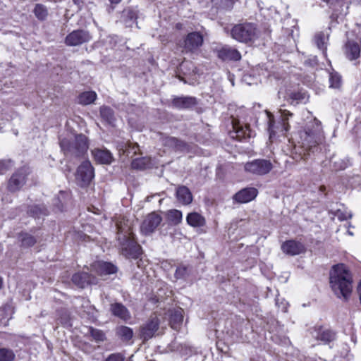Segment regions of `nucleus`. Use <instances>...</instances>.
I'll use <instances>...</instances> for the list:
<instances>
[{
  "instance_id": "nucleus-1",
  "label": "nucleus",
  "mask_w": 361,
  "mask_h": 361,
  "mask_svg": "<svg viewBox=\"0 0 361 361\" xmlns=\"http://www.w3.org/2000/svg\"><path fill=\"white\" fill-rule=\"evenodd\" d=\"M295 140L290 150V156L295 161L305 160L314 152L324 139L322 124L316 118H312L292 138Z\"/></svg>"
},
{
  "instance_id": "nucleus-2",
  "label": "nucleus",
  "mask_w": 361,
  "mask_h": 361,
  "mask_svg": "<svg viewBox=\"0 0 361 361\" xmlns=\"http://www.w3.org/2000/svg\"><path fill=\"white\" fill-rule=\"evenodd\" d=\"M117 228V240L121 253L127 257L137 258L140 255V246L133 238V222L124 216L119 217L116 223Z\"/></svg>"
},
{
  "instance_id": "nucleus-3",
  "label": "nucleus",
  "mask_w": 361,
  "mask_h": 361,
  "mask_svg": "<svg viewBox=\"0 0 361 361\" xmlns=\"http://www.w3.org/2000/svg\"><path fill=\"white\" fill-rule=\"evenodd\" d=\"M329 283L332 291L338 298L348 300L353 290V279L344 264L333 267L330 272Z\"/></svg>"
},
{
  "instance_id": "nucleus-4",
  "label": "nucleus",
  "mask_w": 361,
  "mask_h": 361,
  "mask_svg": "<svg viewBox=\"0 0 361 361\" xmlns=\"http://www.w3.org/2000/svg\"><path fill=\"white\" fill-rule=\"evenodd\" d=\"M60 146L66 156L80 157L89 148L88 138L83 134H78L72 140L67 138L61 140Z\"/></svg>"
},
{
  "instance_id": "nucleus-5",
  "label": "nucleus",
  "mask_w": 361,
  "mask_h": 361,
  "mask_svg": "<svg viewBox=\"0 0 361 361\" xmlns=\"http://www.w3.org/2000/svg\"><path fill=\"white\" fill-rule=\"evenodd\" d=\"M259 33L256 25L251 23L235 25L231 30V37L242 43L254 42L258 38Z\"/></svg>"
},
{
  "instance_id": "nucleus-6",
  "label": "nucleus",
  "mask_w": 361,
  "mask_h": 361,
  "mask_svg": "<svg viewBox=\"0 0 361 361\" xmlns=\"http://www.w3.org/2000/svg\"><path fill=\"white\" fill-rule=\"evenodd\" d=\"M280 121L276 123L274 116L267 112L269 119V137L271 138L277 132L285 133L290 130L289 120L293 114L286 109H279Z\"/></svg>"
},
{
  "instance_id": "nucleus-7",
  "label": "nucleus",
  "mask_w": 361,
  "mask_h": 361,
  "mask_svg": "<svg viewBox=\"0 0 361 361\" xmlns=\"http://www.w3.org/2000/svg\"><path fill=\"white\" fill-rule=\"evenodd\" d=\"M273 165L269 160L264 159H255L247 162L244 166V169L250 173L263 176L271 171Z\"/></svg>"
},
{
  "instance_id": "nucleus-8",
  "label": "nucleus",
  "mask_w": 361,
  "mask_h": 361,
  "mask_svg": "<svg viewBox=\"0 0 361 361\" xmlns=\"http://www.w3.org/2000/svg\"><path fill=\"white\" fill-rule=\"evenodd\" d=\"M203 36L199 32L188 33L180 44L183 53H195L203 44Z\"/></svg>"
},
{
  "instance_id": "nucleus-9",
  "label": "nucleus",
  "mask_w": 361,
  "mask_h": 361,
  "mask_svg": "<svg viewBox=\"0 0 361 361\" xmlns=\"http://www.w3.org/2000/svg\"><path fill=\"white\" fill-rule=\"evenodd\" d=\"M94 177V170L88 160L83 161L78 168L75 178L81 187L88 185Z\"/></svg>"
},
{
  "instance_id": "nucleus-10",
  "label": "nucleus",
  "mask_w": 361,
  "mask_h": 361,
  "mask_svg": "<svg viewBox=\"0 0 361 361\" xmlns=\"http://www.w3.org/2000/svg\"><path fill=\"white\" fill-rule=\"evenodd\" d=\"M29 169L26 166H23L18 169L11 177L8 188L11 192L18 190L25 183L26 177L29 173Z\"/></svg>"
},
{
  "instance_id": "nucleus-11",
  "label": "nucleus",
  "mask_w": 361,
  "mask_h": 361,
  "mask_svg": "<svg viewBox=\"0 0 361 361\" xmlns=\"http://www.w3.org/2000/svg\"><path fill=\"white\" fill-rule=\"evenodd\" d=\"M161 221L162 218L159 214L150 213L145 218L140 226L141 232L144 235H150L160 225Z\"/></svg>"
},
{
  "instance_id": "nucleus-12",
  "label": "nucleus",
  "mask_w": 361,
  "mask_h": 361,
  "mask_svg": "<svg viewBox=\"0 0 361 361\" xmlns=\"http://www.w3.org/2000/svg\"><path fill=\"white\" fill-rule=\"evenodd\" d=\"M91 39L90 33L83 30H77L68 34L65 39V43L68 46H78L87 42Z\"/></svg>"
},
{
  "instance_id": "nucleus-13",
  "label": "nucleus",
  "mask_w": 361,
  "mask_h": 361,
  "mask_svg": "<svg viewBox=\"0 0 361 361\" xmlns=\"http://www.w3.org/2000/svg\"><path fill=\"white\" fill-rule=\"evenodd\" d=\"M282 251L286 255L294 256L305 252V245L294 240H286L281 245Z\"/></svg>"
},
{
  "instance_id": "nucleus-14",
  "label": "nucleus",
  "mask_w": 361,
  "mask_h": 361,
  "mask_svg": "<svg viewBox=\"0 0 361 361\" xmlns=\"http://www.w3.org/2000/svg\"><path fill=\"white\" fill-rule=\"evenodd\" d=\"M91 153L97 163L110 164L114 161V157L111 152L104 147L94 148L91 150Z\"/></svg>"
},
{
  "instance_id": "nucleus-15",
  "label": "nucleus",
  "mask_w": 361,
  "mask_h": 361,
  "mask_svg": "<svg viewBox=\"0 0 361 361\" xmlns=\"http://www.w3.org/2000/svg\"><path fill=\"white\" fill-rule=\"evenodd\" d=\"M217 56L223 61H239L241 59L240 53L229 46L225 45L216 49Z\"/></svg>"
},
{
  "instance_id": "nucleus-16",
  "label": "nucleus",
  "mask_w": 361,
  "mask_h": 361,
  "mask_svg": "<svg viewBox=\"0 0 361 361\" xmlns=\"http://www.w3.org/2000/svg\"><path fill=\"white\" fill-rule=\"evenodd\" d=\"M73 283L79 288H84L90 284H97L98 280L95 276L86 272L76 273L72 276Z\"/></svg>"
},
{
  "instance_id": "nucleus-17",
  "label": "nucleus",
  "mask_w": 361,
  "mask_h": 361,
  "mask_svg": "<svg viewBox=\"0 0 361 361\" xmlns=\"http://www.w3.org/2000/svg\"><path fill=\"white\" fill-rule=\"evenodd\" d=\"M159 320L157 317H152L147 323L141 328V336L145 341L151 338L157 331Z\"/></svg>"
},
{
  "instance_id": "nucleus-18",
  "label": "nucleus",
  "mask_w": 361,
  "mask_h": 361,
  "mask_svg": "<svg viewBox=\"0 0 361 361\" xmlns=\"http://www.w3.org/2000/svg\"><path fill=\"white\" fill-rule=\"evenodd\" d=\"M92 271L101 277L114 274L117 270L116 267L113 264L100 261L94 262L92 265Z\"/></svg>"
},
{
  "instance_id": "nucleus-19",
  "label": "nucleus",
  "mask_w": 361,
  "mask_h": 361,
  "mask_svg": "<svg viewBox=\"0 0 361 361\" xmlns=\"http://www.w3.org/2000/svg\"><path fill=\"white\" fill-rule=\"evenodd\" d=\"M257 195V190L254 188H244L234 195V200L239 203H247L254 200Z\"/></svg>"
},
{
  "instance_id": "nucleus-20",
  "label": "nucleus",
  "mask_w": 361,
  "mask_h": 361,
  "mask_svg": "<svg viewBox=\"0 0 361 361\" xmlns=\"http://www.w3.org/2000/svg\"><path fill=\"white\" fill-rule=\"evenodd\" d=\"M360 39L348 40L345 44V55L350 60L357 59L360 55Z\"/></svg>"
},
{
  "instance_id": "nucleus-21",
  "label": "nucleus",
  "mask_w": 361,
  "mask_h": 361,
  "mask_svg": "<svg viewBox=\"0 0 361 361\" xmlns=\"http://www.w3.org/2000/svg\"><path fill=\"white\" fill-rule=\"evenodd\" d=\"M176 197L178 202L183 205H188L192 201V195L190 190L184 185L178 186L176 188Z\"/></svg>"
},
{
  "instance_id": "nucleus-22",
  "label": "nucleus",
  "mask_w": 361,
  "mask_h": 361,
  "mask_svg": "<svg viewBox=\"0 0 361 361\" xmlns=\"http://www.w3.org/2000/svg\"><path fill=\"white\" fill-rule=\"evenodd\" d=\"M183 321V310L181 308H177L172 310L170 313L169 324L171 327L179 331Z\"/></svg>"
},
{
  "instance_id": "nucleus-23",
  "label": "nucleus",
  "mask_w": 361,
  "mask_h": 361,
  "mask_svg": "<svg viewBox=\"0 0 361 361\" xmlns=\"http://www.w3.org/2000/svg\"><path fill=\"white\" fill-rule=\"evenodd\" d=\"M110 310L114 316L119 317L124 321H128L130 319V312L121 303L116 302L111 304Z\"/></svg>"
},
{
  "instance_id": "nucleus-24",
  "label": "nucleus",
  "mask_w": 361,
  "mask_h": 361,
  "mask_svg": "<svg viewBox=\"0 0 361 361\" xmlns=\"http://www.w3.org/2000/svg\"><path fill=\"white\" fill-rule=\"evenodd\" d=\"M312 336L317 340H320L325 343L331 342L335 338V334L330 330L318 328L314 330Z\"/></svg>"
},
{
  "instance_id": "nucleus-25",
  "label": "nucleus",
  "mask_w": 361,
  "mask_h": 361,
  "mask_svg": "<svg viewBox=\"0 0 361 361\" xmlns=\"http://www.w3.org/2000/svg\"><path fill=\"white\" fill-rule=\"evenodd\" d=\"M173 105L178 109H187L196 104V99L192 97H180L173 99Z\"/></svg>"
},
{
  "instance_id": "nucleus-26",
  "label": "nucleus",
  "mask_w": 361,
  "mask_h": 361,
  "mask_svg": "<svg viewBox=\"0 0 361 361\" xmlns=\"http://www.w3.org/2000/svg\"><path fill=\"white\" fill-rule=\"evenodd\" d=\"M187 223L192 227H202L205 224L204 218L197 212H192L186 217Z\"/></svg>"
},
{
  "instance_id": "nucleus-27",
  "label": "nucleus",
  "mask_w": 361,
  "mask_h": 361,
  "mask_svg": "<svg viewBox=\"0 0 361 361\" xmlns=\"http://www.w3.org/2000/svg\"><path fill=\"white\" fill-rule=\"evenodd\" d=\"M97 94L93 91L84 92L78 97V102L82 105H88L94 102Z\"/></svg>"
},
{
  "instance_id": "nucleus-28",
  "label": "nucleus",
  "mask_w": 361,
  "mask_h": 361,
  "mask_svg": "<svg viewBox=\"0 0 361 361\" xmlns=\"http://www.w3.org/2000/svg\"><path fill=\"white\" fill-rule=\"evenodd\" d=\"M168 220L173 225H178L182 221V212L178 209H171L167 212Z\"/></svg>"
},
{
  "instance_id": "nucleus-29",
  "label": "nucleus",
  "mask_w": 361,
  "mask_h": 361,
  "mask_svg": "<svg viewBox=\"0 0 361 361\" xmlns=\"http://www.w3.org/2000/svg\"><path fill=\"white\" fill-rule=\"evenodd\" d=\"M163 142L164 145L176 149H182L185 147V143L173 137H167L164 138Z\"/></svg>"
},
{
  "instance_id": "nucleus-30",
  "label": "nucleus",
  "mask_w": 361,
  "mask_h": 361,
  "mask_svg": "<svg viewBox=\"0 0 361 361\" xmlns=\"http://www.w3.org/2000/svg\"><path fill=\"white\" fill-rule=\"evenodd\" d=\"M328 37L324 33H317L314 36V42L317 44V47L322 50L324 55L326 54V44L327 42Z\"/></svg>"
},
{
  "instance_id": "nucleus-31",
  "label": "nucleus",
  "mask_w": 361,
  "mask_h": 361,
  "mask_svg": "<svg viewBox=\"0 0 361 361\" xmlns=\"http://www.w3.org/2000/svg\"><path fill=\"white\" fill-rule=\"evenodd\" d=\"M35 16L39 20H44L48 16V11L46 6L42 4H36L33 11Z\"/></svg>"
},
{
  "instance_id": "nucleus-32",
  "label": "nucleus",
  "mask_w": 361,
  "mask_h": 361,
  "mask_svg": "<svg viewBox=\"0 0 361 361\" xmlns=\"http://www.w3.org/2000/svg\"><path fill=\"white\" fill-rule=\"evenodd\" d=\"M117 334L123 340V341H129L132 338L133 332V330L125 326H119L117 329Z\"/></svg>"
},
{
  "instance_id": "nucleus-33",
  "label": "nucleus",
  "mask_w": 361,
  "mask_h": 361,
  "mask_svg": "<svg viewBox=\"0 0 361 361\" xmlns=\"http://www.w3.org/2000/svg\"><path fill=\"white\" fill-rule=\"evenodd\" d=\"M19 238L22 247H29L35 245L36 243V239L28 233H22L20 235Z\"/></svg>"
},
{
  "instance_id": "nucleus-34",
  "label": "nucleus",
  "mask_w": 361,
  "mask_h": 361,
  "mask_svg": "<svg viewBox=\"0 0 361 361\" xmlns=\"http://www.w3.org/2000/svg\"><path fill=\"white\" fill-rule=\"evenodd\" d=\"M100 114L101 116L109 123H113L114 120V111L111 108L107 106H102L100 108Z\"/></svg>"
},
{
  "instance_id": "nucleus-35",
  "label": "nucleus",
  "mask_w": 361,
  "mask_h": 361,
  "mask_svg": "<svg viewBox=\"0 0 361 361\" xmlns=\"http://www.w3.org/2000/svg\"><path fill=\"white\" fill-rule=\"evenodd\" d=\"M15 358L13 351L8 348H0V361H13Z\"/></svg>"
},
{
  "instance_id": "nucleus-36",
  "label": "nucleus",
  "mask_w": 361,
  "mask_h": 361,
  "mask_svg": "<svg viewBox=\"0 0 361 361\" xmlns=\"http://www.w3.org/2000/svg\"><path fill=\"white\" fill-rule=\"evenodd\" d=\"M90 333L96 342H102L106 339L105 334L102 330L90 328Z\"/></svg>"
},
{
  "instance_id": "nucleus-37",
  "label": "nucleus",
  "mask_w": 361,
  "mask_h": 361,
  "mask_svg": "<svg viewBox=\"0 0 361 361\" xmlns=\"http://www.w3.org/2000/svg\"><path fill=\"white\" fill-rule=\"evenodd\" d=\"M330 87L338 88L341 86V76L336 73H331L329 75Z\"/></svg>"
},
{
  "instance_id": "nucleus-38",
  "label": "nucleus",
  "mask_w": 361,
  "mask_h": 361,
  "mask_svg": "<svg viewBox=\"0 0 361 361\" xmlns=\"http://www.w3.org/2000/svg\"><path fill=\"white\" fill-rule=\"evenodd\" d=\"M123 16L124 17H127L129 18V20H130L129 23L128 21H126V24L127 26H132V23L130 22H134V20L137 18L136 12L131 8L124 10L123 13Z\"/></svg>"
},
{
  "instance_id": "nucleus-39",
  "label": "nucleus",
  "mask_w": 361,
  "mask_h": 361,
  "mask_svg": "<svg viewBox=\"0 0 361 361\" xmlns=\"http://www.w3.org/2000/svg\"><path fill=\"white\" fill-rule=\"evenodd\" d=\"M148 159L146 158L135 159L132 162V166L135 169H144L147 167Z\"/></svg>"
},
{
  "instance_id": "nucleus-40",
  "label": "nucleus",
  "mask_w": 361,
  "mask_h": 361,
  "mask_svg": "<svg viewBox=\"0 0 361 361\" xmlns=\"http://www.w3.org/2000/svg\"><path fill=\"white\" fill-rule=\"evenodd\" d=\"M188 274V267L184 265H180L176 268L175 277L177 279L185 278Z\"/></svg>"
},
{
  "instance_id": "nucleus-41",
  "label": "nucleus",
  "mask_w": 361,
  "mask_h": 361,
  "mask_svg": "<svg viewBox=\"0 0 361 361\" xmlns=\"http://www.w3.org/2000/svg\"><path fill=\"white\" fill-rule=\"evenodd\" d=\"M12 166V161L11 160H1L0 161V174L5 173Z\"/></svg>"
},
{
  "instance_id": "nucleus-42",
  "label": "nucleus",
  "mask_w": 361,
  "mask_h": 361,
  "mask_svg": "<svg viewBox=\"0 0 361 361\" xmlns=\"http://www.w3.org/2000/svg\"><path fill=\"white\" fill-rule=\"evenodd\" d=\"M30 212L33 216H36L37 218H39L41 215H47L45 209H42L39 206H35L31 208Z\"/></svg>"
},
{
  "instance_id": "nucleus-43",
  "label": "nucleus",
  "mask_w": 361,
  "mask_h": 361,
  "mask_svg": "<svg viewBox=\"0 0 361 361\" xmlns=\"http://www.w3.org/2000/svg\"><path fill=\"white\" fill-rule=\"evenodd\" d=\"M336 216L338 219L341 221L347 220L348 219H350L352 217V214L350 212H342L340 209L337 211Z\"/></svg>"
},
{
  "instance_id": "nucleus-44",
  "label": "nucleus",
  "mask_w": 361,
  "mask_h": 361,
  "mask_svg": "<svg viewBox=\"0 0 361 361\" xmlns=\"http://www.w3.org/2000/svg\"><path fill=\"white\" fill-rule=\"evenodd\" d=\"M125 357L121 353H113L110 355L106 360V361H124Z\"/></svg>"
},
{
  "instance_id": "nucleus-45",
  "label": "nucleus",
  "mask_w": 361,
  "mask_h": 361,
  "mask_svg": "<svg viewBox=\"0 0 361 361\" xmlns=\"http://www.w3.org/2000/svg\"><path fill=\"white\" fill-rule=\"evenodd\" d=\"M60 322H61L62 324L65 325V326H68V325H69V324H68V322H67L66 319H63V318H62V317H61V319H60Z\"/></svg>"
},
{
  "instance_id": "nucleus-46",
  "label": "nucleus",
  "mask_w": 361,
  "mask_h": 361,
  "mask_svg": "<svg viewBox=\"0 0 361 361\" xmlns=\"http://www.w3.org/2000/svg\"><path fill=\"white\" fill-rule=\"evenodd\" d=\"M111 4H118L121 0H109Z\"/></svg>"
},
{
  "instance_id": "nucleus-47",
  "label": "nucleus",
  "mask_w": 361,
  "mask_h": 361,
  "mask_svg": "<svg viewBox=\"0 0 361 361\" xmlns=\"http://www.w3.org/2000/svg\"><path fill=\"white\" fill-rule=\"evenodd\" d=\"M73 1L75 4L80 5L81 0H73Z\"/></svg>"
},
{
  "instance_id": "nucleus-48",
  "label": "nucleus",
  "mask_w": 361,
  "mask_h": 361,
  "mask_svg": "<svg viewBox=\"0 0 361 361\" xmlns=\"http://www.w3.org/2000/svg\"><path fill=\"white\" fill-rule=\"evenodd\" d=\"M348 233L350 235H353V232H351V231H348Z\"/></svg>"
},
{
  "instance_id": "nucleus-49",
  "label": "nucleus",
  "mask_w": 361,
  "mask_h": 361,
  "mask_svg": "<svg viewBox=\"0 0 361 361\" xmlns=\"http://www.w3.org/2000/svg\"><path fill=\"white\" fill-rule=\"evenodd\" d=\"M1 286H2V279L0 278V288H1Z\"/></svg>"
}]
</instances>
